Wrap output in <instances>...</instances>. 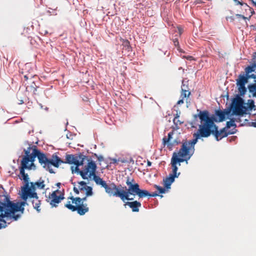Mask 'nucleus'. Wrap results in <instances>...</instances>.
I'll use <instances>...</instances> for the list:
<instances>
[{"mask_svg": "<svg viewBox=\"0 0 256 256\" xmlns=\"http://www.w3.org/2000/svg\"><path fill=\"white\" fill-rule=\"evenodd\" d=\"M6 200L5 212L0 214V229L6 226V222L4 219V218H10L13 220H17L21 216L20 214H15L16 212H20L23 214L24 208L22 206H18V203H15L10 200V196L4 194Z\"/></svg>", "mask_w": 256, "mask_h": 256, "instance_id": "1", "label": "nucleus"}, {"mask_svg": "<svg viewBox=\"0 0 256 256\" xmlns=\"http://www.w3.org/2000/svg\"><path fill=\"white\" fill-rule=\"evenodd\" d=\"M126 183L128 188H127L126 186L122 188L126 190V200H134V198H130V195L134 196H138L140 198L147 197L150 195V192L146 190L140 189V185L136 182L134 178H130L129 176L126 177Z\"/></svg>", "mask_w": 256, "mask_h": 256, "instance_id": "2", "label": "nucleus"}, {"mask_svg": "<svg viewBox=\"0 0 256 256\" xmlns=\"http://www.w3.org/2000/svg\"><path fill=\"white\" fill-rule=\"evenodd\" d=\"M198 111H199L198 114H194V118L196 120L198 117L200 120L201 124L199 125V128H201L209 134L210 133V130L217 126L214 122H218V120L215 114L210 116L209 112L206 110L202 111L198 110Z\"/></svg>", "mask_w": 256, "mask_h": 256, "instance_id": "3", "label": "nucleus"}, {"mask_svg": "<svg viewBox=\"0 0 256 256\" xmlns=\"http://www.w3.org/2000/svg\"><path fill=\"white\" fill-rule=\"evenodd\" d=\"M192 151H193L192 150ZM190 152V148H187L186 144H182L181 148L180 149L178 152L176 153L174 152L171 160L175 162V163L178 164V166L180 165V162L184 161L188 164V160L193 155V152Z\"/></svg>", "mask_w": 256, "mask_h": 256, "instance_id": "4", "label": "nucleus"}, {"mask_svg": "<svg viewBox=\"0 0 256 256\" xmlns=\"http://www.w3.org/2000/svg\"><path fill=\"white\" fill-rule=\"evenodd\" d=\"M75 166L76 167L74 170L73 166H71L72 173L76 172L80 174L84 180H86L88 178H90L95 169V162L90 159L88 160V164L84 170H81L78 168L80 166L78 165Z\"/></svg>", "mask_w": 256, "mask_h": 256, "instance_id": "5", "label": "nucleus"}, {"mask_svg": "<svg viewBox=\"0 0 256 256\" xmlns=\"http://www.w3.org/2000/svg\"><path fill=\"white\" fill-rule=\"evenodd\" d=\"M238 105L240 110H234V114H238V116H242L244 114H248V110H252L254 106V102L253 100H248L247 105L246 106L244 100L239 96L237 98Z\"/></svg>", "mask_w": 256, "mask_h": 256, "instance_id": "6", "label": "nucleus"}, {"mask_svg": "<svg viewBox=\"0 0 256 256\" xmlns=\"http://www.w3.org/2000/svg\"><path fill=\"white\" fill-rule=\"evenodd\" d=\"M106 192L110 196H116L120 198L121 200L125 202L126 196V190H120V188L118 187L114 184H111L110 186L106 184V186L104 188Z\"/></svg>", "mask_w": 256, "mask_h": 256, "instance_id": "7", "label": "nucleus"}, {"mask_svg": "<svg viewBox=\"0 0 256 256\" xmlns=\"http://www.w3.org/2000/svg\"><path fill=\"white\" fill-rule=\"evenodd\" d=\"M208 134L204 130H202L201 128H199L198 132L194 134V137L195 138L192 140H189L188 142L185 141L184 142H182V144H186V146L187 148H190V151L193 152V154L194 152V145L197 142L198 139L200 138L201 137L202 138H208Z\"/></svg>", "mask_w": 256, "mask_h": 256, "instance_id": "8", "label": "nucleus"}, {"mask_svg": "<svg viewBox=\"0 0 256 256\" xmlns=\"http://www.w3.org/2000/svg\"><path fill=\"white\" fill-rule=\"evenodd\" d=\"M226 128H224L222 129H220V130H218V126H216L212 130H210V133L208 134V137L210 136V134H213L216 140L218 141L220 140L222 138L224 137H226L228 134H234L236 132V130H230L227 132Z\"/></svg>", "mask_w": 256, "mask_h": 256, "instance_id": "9", "label": "nucleus"}, {"mask_svg": "<svg viewBox=\"0 0 256 256\" xmlns=\"http://www.w3.org/2000/svg\"><path fill=\"white\" fill-rule=\"evenodd\" d=\"M64 206L72 212L76 211L80 216L84 215L89 210V208L88 207L86 204H80L73 206L70 204V202L68 201Z\"/></svg>", "mask_w": 256, "mask_h": 256, "instance_id": "10", "label": "nucleus"}, {"mask_svg": "<svg viewBox=\"0 0 256 256\" xmlns=\"http://www.w3.org/2000/svg\"><path fill=\"white\" fill-rule=\"evenodd\" d=\"M34 148L32 149V152L30 154V151L26 150V149L24 150V152L25 153V156L23 157L22 160V163H26L28 164V162H31L32 165H34V162L35 160L36 156H38V152L39 150L36 148V146H33Z\"/></svg>", "mask_w": 256, "mask_h": 256, "instance_id": "11", "label": "nucleus"}, {"mask_svg": "<svg viewBox=\"0 0 256 256\" xmlns=\"http://www.w3.org/2000/svg\"><path fill=\"white\" fill-rule=\"evenodd\" d=\"M36 157L38 160L39 162L46 170L48 171L50 174L55 173L54 170L50 168V166H48L49 158H47L44 153L41 152L40 150H39Z\"/></svg>", "mask_w": 256, "mask_h": 256, "instance_id": "12", "label": "nucleus"}, {"mask_svg": "<svg viewBox=\"0 0 256 256\" xmlns=\"http://www.w3.org/2000/svg\"><path fill=\"white\" fill-rule=\"evenodd\" d=\"M59 192V190H58L54 191L51 194H50V196H49L50 198H51V200L50 202V204L52 207H56V204H59L62 200H63L64 198V194H62L60 196H57V193Z\"/></svg>", "mask_w": 256, "mask_h": 256, "instance_id": "13", "label": "nucleus"}, {"mask_svg": "<svg viewBox=\"0 0 256 256\" xmlns=\"http://www.w3.org/2000/svg\"><path fill=\"white\" fill-rule=\"evenodd\" d=\"M238 110L240 109L238 107L237 103L232 100L230 106L227 108L224 109V110H222V112H224V116L226 117V116H227V118H230V117L232 116H238V114H234V110Z\"/></svg>", "mask_w": 256, "mask_h": 256, "instance_id": "14", "label": "nucleus"}, {"mask_svg": "<svg viewBox=\"0 0 256 256\" xmlns=\"http://www.w3.org/2000/svg\"><path fill=\"white\" fill-rule=\"evenodd\" d=\"M64 162V160L60 159V158L57 156L56 154H53L52 156V158H49L48 160V166L50 165H52L56 168H58L60 164Z\"/></svg>", "mask_w": 256, "mask_h": 256, "instance_id": "15", "label": "nucleus"}, {"mask_svg": "<svg viewBox=\"0 0 256 256\" xmlns=\"http://www.w3.org/2000/svg\"><path fill=\"white\" fill-rule=\"evenodd\" d=\"M96 168L97 166L96 164L95 163V169L94 170V173L92 175V179L95 182L96 184L100 185L102 187H103L104 188H105V186H106L107 184L102 178H101L100 177L96 175Z\"/></svg>", "mask_w": 256, "mask_h": 256, "instance_id": "16", "label": "nucleus"}, {"mask_svg": "<svg viewBox=\"0 0 256 256\" xmlns=\"http://www.w3.org/2000/svg\"><path fill=\"white\" fill-rule=\"evenodd\" d=\"M124 206H128L130 208L132 209L133 212H139V208L141 207V203L137 200L134 202H125Z\"/></svg>", "mask_w": 256, "mask_h": 256, "instance_id": "17", "label": "nucleus"}, {"mask_svg": "<svg viewBox=\"0 0 256 256\" xmlns=\"http://www.w3.org/2000/svg\"><path fill=\"white\" fill-rule=\"evenodd\" d=\"M36 188V186L34 184V182L25 184L24 186L22 187L21 194L30 192H35Z\"/></svg>", "mask_w": 256, "mask_h": 256, "instance_id": "18", "label": "nucleus"}, {"mask_svg": "<svg viewBox=\"0 0 256 256\" xmlns=\"http://www.w3.org/2000/svg\"><path fill=\"white\" fill-rule=\"evenodd\" d=\"M238 86V91L239 94H236L235 98H232V100L236 102L238 104L237 98L238 96L241 97V96H244L246 94L247 89L245 85H236Z\"/></svg>", "mask_w": 256, "mask_h": 256, "instance_id": "19", "label": "nucleus"}, {"mask_svg": "<svg viewBox=\"0 0 256 256\" xmlns=\"http://www.w3.org/2000/svg\"><path fill=\"white\" fill-rule=\"evenodd\" d=\"M78 158V154L75 155L68 154L66 156V161L62 164H75L76 160Z\"/></svg>", "mask_w": 256, "mask_h": 256, "instance_id": "20", "label": "nucleus"}, {"mask_svg": "<svg viewBox=\"0 0 256 256\" xmlns=\"http://www.w3.org/2000/svg\"><path fill=\"white\" fill-rule=\"evenodd\" d=\"M176 178V176L170 174L168 177L164 179V186L166 188L169 189L170 188V186L174 182Z\"/></svg>", "mask_w": 256, "mask_h": 256, "instance_id": "21", "label": "nucleus"}, {"mask_svg": "<svg viewBox=\"0 0 256 256\" xmlns=\"http://www.w3.org/2000/svg\"><path fill=\"white\" fill-rule=\"evenodd\" d=\"M21 198L22 199H28L33 198V199H38V196L37 193L36 192H24V194H21Z\"/></svg>", "mask_w": 256, "mask_h": 256, "instance_id": "22", "label": "nucleus"}, {"mask_svg": "<svg viewBox=\"0 0 256 256\" xmlns=\"http://www.w3.org/2000/svg\"><path fill=\"white\" fill-rule=\"evenodd\" d=\"M248 80L245 74H240L238 78L236 80V85H246L248 83Z\"/></svg>", "mask_w": 256, "mask_h": 256, "instance_id": "23", "label": "nucleus"}, {"mask_svg": "<svg viewBox=\"0 0 256 256\" xmlns=\"http://www.w3.org/2000/svg\"><path fill=\"white\" fill-rule=\"evenodd\" d=\"M86 158V156L80 152L78 154V158L76 160V162L74 165H78V166H83L84 164V160Z\"/></svg>", "mask_w": 256, "mask_h": 256, "instance_id": "24", "label": "nucleus"}, {"mask_svg": "<svg viewBox=\"0 0 256 256\" xmlns=\"http://www.w3.org/2000/svg\"><path fill=\"white\" fill-rule=\"evenodd\" d=\"M86 196L83 198H80V197L74 198V196H72L69 198L72 200V204H83V202L86 200Z\"/></svg>", "mask_w": 256, "mask_h": 256, "instance_id": "25", "label": "nucleus"}, {"mask_svg": "<svg viewBox=\"0 0 256 256\" xmlns=\"http://www.w3.org/2000/svg\"><path fill=\"white\" fill-rule=\"evenodd\" d=\"M28 164L21 162V167L20 169V174L21 176V177L22 176H23L25 175L26 174V173H25V171H24L25 169H28V170L32 169V167L33 165H32L30 164V166H28Z\"/></svg>", "mask_w": 256, "mask_h": 256, "instance_id": "26", "label": "nucleus"}, {"mask_svg": "<svg viewBox=\"0 0 256 256\" xmlns=\"http://www.w3.org/2000/svg\"><path fill=\"white\" fill-rule=\"evenodd\" d=\"M34 208L38 212H40L41 210L40 206L41 205V200L38 199H33L31 201Z\"/></svg>", "mask_w": 256, "mask_h": 256, "instance_id": "27", "label": "nucleus"}, {"mask_svg": "<svg viewBox=\"0 0 256 256\" xmlns=\"http://www.w3.org/2000/svg\"><path fill=\"white\" fill-rule=\"evenodd\" d=\"M4 194H0V214H4L5 212V204L6 200Z\"/></svg>", "mask_w": 256, "mask_h": 256, "instance_id": "28", "label": "nucleus"}, {"mask_svg": "<svg viewBox=\"0 0 256 256\" xmlns=\"http://www.w3.org/2000/svg\"><path fill=\"white\" fill-rule=\"evenodd\" d=\"M176 164H177L176 163H175V162H174L171 160V165H172V173L170 174L172 175H173L175 176H176V178H178L179 176L180 175V172L177 173L178 168Z\"/></svg>", "mask_w": 256, "mask_h": 256, "instance_id": "29", "label": "nucleus"}, {"mask_svg": "<svg viewBox=\"0 0 256 256\" xmlns=\"http://www.w3.org/2000/svg\"><path fill=\"white\" fill-rule=\"evenodd\" d=\"M215 116L218 118V122H222L226 118L224 116V112L220 110H216Z\"/></svg>", "mask_w": 256, "mask_h": 256, "instance_id": "30", "label": "nucleus"}, {"mask_svg": "<svg viewBox=\"0 0 256 256\" xmlns=\"http://www.w3.org/2000/svg\"><path fill=\"white\" fill-rule=\"evenodd\" d=\"M80 190L81 191L86 190V196H92L93 194L92 188L91 186L80 187Z\"/></svg>", "mask_w": 256, "mask_h": 256, "instance_id": "31", "label": "nucleus"}, {"mask_svg": "<svg viewBox=\"0 0 256 256\" xmlns=\"http://www.w3.org/2000/svg\"><path fill=\"white\" fill-rule=\"evenodd\" d=\"M44 182V180H42V178H40V179L38 181L34 182V184L36 186V188L41 190L44 189L45 187Z\"/></svg>", "mask_w": 256, "mask_h": 256, "instance_id": "32", "label": "nucleus"}, {"mask_svg": "<svg viewBox=\"0 0 256 256\" xmlns=\"http://www.w3.org/2000/svg\"><path fill=\"white\" fill-rule=\"evenodd\" d=\"M174 132L172 130L168 134V138L164 137L162 139V144L164 146H166V143L172 138V135L174 134Z\"/></svg>", "mask_w": 256, "mask_h": 256, "instance_id": "33", "label": "nucleus"}, {"mask_svg": "<svg viewBox=\"0 0 256 256\" xmlns=\"http://www.w3.org/2000/svg\"><path fill=\"white\" fill-rule=\"evenodd\" d=\"M254 82V83L250 84L248 86V88L249 92L250 93H252V94H253V92H256V82Z\"/></svg>", "mask_w": 256, "mask_h": 256, "instance_id": "34", "label": "nucleus"}, {"mask_svg": "<svg viewBox=\"0 0 256 256\" xmlns=\"http://www.w3.org/2000/svg\"><path fill=\"white\" fill-rule=\"evenodd\" d=\"M188 90H186V88H182V90L181 95L180 96L182 98H186V96H188L190 94V92H188V94H187V92Z\"/></svg>", "mask_w": 256, "mask_h": 256, "instance_id": "35", "label": "nucleus"}, {"mask_svg": "<svg viewBox=\"0 0 256 256\" xmlns=\"http://www.w3.org/2000/svg\"><path fill=\"white\" fill-rule=\"evenodd\" d=\"M255 70L251 66H248L245 68V72L246 74H250V73L255 72Z\"/></svg>", "mask_w": 256, "mask_h": 256, "instance_id": "36", "label": "nucleus"}, {"mask_svg": "<svg viewBox=\"0 0 256 256\" xmlns=\"http://www.w3.org/2000/svg\"><path fill=\"white\" fill-rule=\"evenodd\" d=\"M154 187L159 191V192L160 194H164L166 192L165 188H162L160 186L155 184L154 186Z\"/></svg>", "mask_w": 256, "mask_h": 256, "instance_id": "37", "label": "nucleus"}, {"mask_svg": "<svg viewBox=\"0 0 256 256\" xmlns=\"http://www.w3.org/2000/svg\"><path fill=\"white\" fill-rule=\"evenodd\" d=\"M231 127H234V128H235L236 127V124L235 123H232L230 121L227 122L226 126L225 127L226 129L230 128Z\"/></svg>", "mask_w": 256, "mask_h": 256, "instance_id": "38", "label": "nucleus"}, {"mask_svg": "<svg viewBox=\"0 0 256 256\" xmlns=\"http://www.w3.org/2000/svg\"><path fill=\"white\" fill-rule=\"evenodd\" d=\"M20 178L22 180L24 181V182H25V184L30 183V182H29L30 178H29L28 175V174L23 176Z\"/></svg>", "mask_w": 256, "mask_h": 256, "instance_id": "39", "label": "nucleus"}, {"mask_svg": "<svg viewBox=\"0 0 256 256\" xmlns=\"http://www.w3.org/2000/svg\"><path fill=\"white\" fill-rule=\"evenodd\" d=\"M246 76V77H247L248 80L250 78H253L254 80H256V74H245Z\"/></svg>", "mask_w": 256, "mask_h": 256, "instance_id": "40", "label": "nucleus"}, {"mask_svg": "<svg viewBox=\"0 0 256 256\" xmlns=\"http://www.w3.org/2000/svg\"><path fill=\"white\" fill-rule=\"evenodd\" d=\"M236 16L238 18H242L243 20H249L250 18V16L248 18L247 17H246L244 16H243L242 14H236Z\"/></svg>", "mask_w": 256, "mask_h": 256, "instance_id": "41", "label": "nucleus"}, {"mask_svg": "<svg viewBox=\"0 0 256 256\" xmlns=\"http://www.w3.org/2000/svg\"><path fill=\"white\" fill-rule=\"evenodd\" d=\"M179 117H180V114L178 113H176V114L175 115L174 118L173 120L174 123L176 125V126L177 128H178V122H176V120L178 119Z\"/></svg>", "mask_w": 256, "mask_h": 256, "instance_id": "42", "label": "nucleus"}, {"mask_svg": "<svg viewBox=\"0 0 256 256\" xmlns=\"http://www.w3.org/2000/svg\"><path fill=\"white\" fill-rule=\"evenodd\" d=\"M23 201L21 202L20 204L18 203V206H24L28 205V204L27 203L26 201L28 199H22Z\"/></svg>", "mask_w": 256, "mask_h": 256, "instance_id": "43", "label": "nucleus"}, {"mask_svg": "<svg viewBox=\"0 0 256 256\" xmlns=\"http://www.w3.org/2000/svg\"><path fill=\"white\" fill-rule=\"evenodd\" d=\"M78 184H80L82 187H86V183L84 181H80L78 182Z\"/></svg>", "mask_w": 256, "mask_h": 256, "instance_id": "44", "label": "nucleus"}, {"mask_svg": "<svg viewBox=\"0 0 256 256\" xmlns=\"http://www.w3.org/2000/svg\"><path fill=\"white\" fill-rule=\"evenodd\" d=\"M234 1L235 2V3H236V5L240 4V5H241V6H243L244 4V2H240V1H239L238 0H234Z\"/></svg>", "mask_w": 256, "mask_h": 256, "instance_id": "45", "label": "nucleus"}, {"mask_svg": "<svg viewBox=\"0 0 256 256\" xmlns=\"http://www.w3.org/2000/svg\"><path fill=\"white\" fill-rule=\"evenodd\" d=\"M158 194L156 192H154L152 194L150 193V195H149L148 196L150 197H154V196H158Z\"/></svg>", "mask_w": 256, "mask_h": 256, "instance_id": "46", "label": "nucleus"}, {"mask_svg": "<svg viewBox=\"0 0 256 256\" xmlns=\"http://www.w3.org/2000/svg\"><path fill=\"white\" fill-rule=\"evenodd\" d=\"M166 144H167V146L169 149H171L174 146V144L172 143H170L169 142L166 143Z\"/></svg>", "mask_w": 256, "mask_h": 256, "instance_id": "47", "label": "nucleus"}, {"mask_svg": "<svg viewBox=\"0 0 256 256\" xmlns=\"http://www.w3.org/2000/svg\"><path fill=\"white\" fill-rule=\"evenodd\" d=\"M98 160L100 162H101L104 160V158L103 156L100 155L98 156Z\"/></svg>", "mask_w": 256, "mask_h": 256, "instance_id": "48", "label": "nucleus"}, {"mask_svg": "<svg viewBox=\"0 0 256 256\" xmlns=\"http://www.w3.org/2000/svg\"><path fill=\"white\" fill-rule=\"evenodd\" d=\"M74 192L77 194H79L80 193V190L76 187V186H74Z\"/></svg>", "mask_w": 256, "mask_h": 256, "instance_id": "49", "label": "nucleus"}, {"mask_svg": "<svg viewBox=\"0 0 256 256\" xmlns=\"http://www.w3.org/2000/svg\"><path fill=\"white\" fill-rule=\"evenodd\" d=\"M174 43L175 46H178L179 44L178 41L176 38L174 40Z\"/></svg>", "mask_w": 256, "mask_h": 256, "instance_id": "50", "label": "nucleus"}, {"mask_svg": "<svg viewBox=\"0 0 256 256\" xmlns=\"http://www.w3.org/2000/svg\"><path fill=\"white\" fill-rule=\"evenodd\" d=\"M126 44L128 46L127 49L128 50V51L132 49V47L130 46V42L128 41L126 42Z\"/></svg>", "mask_w": 256, "mask_h": 256, "instance_id": "51", "label": "nucleus"}, {"mask_svg": "<svg viewBox=\"0 0 256 256\" xmlns=\"http://www.w3.org/2000/svg\"><path fill=\"white\" fill-rule=\"evenodd\" d=\"M182 88H186V90H187L188 88V86L184 84L183 82H182Z\"/></svg>", "mask_w": 256, "mask_h": 256, "instance_id": "52", "label": "nucleus"}, {"mask_svg": "<svg viewBox=\"0 0 256 256\" xmlns=\"http://www.w3.org/2000/svg\"><path fill=\"white\" fill-rule=\"evenodd\" d=\"M184 98H182V99L178 100V102H177V104H184Z\"/></svg>", "mask_w": 256, "mask_h": 256, "instance_id": "53", "label": "nucleus"}, {"mask_svg": "<svg viewBox=\"0 0 256 256\" xmlns=\"http://www.w3.org/2000/svg\"><path fill=\"white\" fill-rule=\"evenodd\" d=\"M252 62H253V63L250 66L252 67H253V68L256 70V62H255V61H252Z\"/></svg>", "mask_w": 256, "mask_h": 256, "instance_id": "54", "label": "nucleus"}, {"mask_svg": "<svg viewBox=\"0 0 256 256\" xmlns=\"http://www.w3.org/2000/svg\"><path fill=\"white\" fill-rule=\"evenodd\" d=\"M230 120V122H232V123H235L236 122V118H229Z\"/></svg>", "mask_w": 256, "mask_h": 256, "instance_id": "55", "label": "nucleus"}, {"mask_svg": "<svg viewBox=\"0 0 256 256\" xmlns=\"http://www.w3.org/2000/svg\"><path fill=\"white\" fill-rule=\"evenodd\" d=\"M34 148V146H31L30 145H29V146L27 148L26 150H28V151H30V150H32Z\"/></svg>", "mask_w": 256, "mask_h": 256, "instance_id": "56", "label": "nucleus"}, {"mask_svg": "<svg viewBox=\"0 0 256 256\" xmlns=\"http://www.w3.org/2000/svg\"><path fill=\"white\" fill-rule=\"evenodd\" d=\"M186 58L189 60H192L194 59L193 57L192 56H186Z\"/></svg>", "mask_w": 256, "mask_h": 256, "instance_id": "57", "label": "nucleus"}, {"mask_svg": "<svg viewBox=\"0 0 256 256\" xmlns=\"http://www.w3.org/2000/svg\"><path fill=\"white\" fill-rule=\"evenodd\" d=\"M239 116V118H236V122H241V119H240V118L241 116Z\"/></svg>", "mask_w": 256, "mask_h": 256, "instance_id": "58", "label": "nucleus"}, {"mask_svg": "<svg viewBox=\"0 0 256 256\" xmlns=\"http://www.w3.org/2000/svg\"><path fill=\"white\" fill-rule=\"evenodd\" d=\"M254 54L256 55H254L253 56V57H252V60L256 62V52H255Z\"/></svg>", "mask_w": 256, "mask_h": 256, "instance_id": "59", "label": "nucleus"}, {"mask_svg": "<svg viewBox=\"0 0 256 256\" xmlns=\"http://www.w3.org/2000/svg\"><path fill=\"white\" fill-rule=\"evenodd\" d=\"M176 122H178V124L180 125V124H182L183 123V122H180V120H177V119L176 120Z\"/></svg>", "mask_w": 256, "mask_h": 256, "instance_id": "60", "label": "nucleus"}, {"mask_svg": "<svg viewBox=\"0 0 256 256\" xmlns=\"http://www.w3.org/2000/svg\"><path fill=\"white\" fill-rule=\"evenodd\" d=\"M174 143H176V144H178L180 143V140H174Z\"/></svg>", "mask_w": 256, "mask_h": 256, "instance_id": "61", "label": "nucleus"}, {"mask_svg": "<svg viewBox=\"0 0 256 256\" xmlns=\"http://www.w3.org/2000/svg\"><path fill=\"white\" fill-rule=\"evenodd\" d=\"M147 164L148 166H150L152 165V162L150 161L148 162Z\"/></svg>", "mask_w": 256, "mask_h": 256, "instance_id": "62", "label": "nucleus"}, {"mask_svg": "<svg viewBox=\"0 0 256 256\" xmlns=\"http://www.w3.org/2000/svg\"><path fill=\"white\" fill-rule=\"evenodd\" d=\"M250 27L252 28L254 30H256V26L254 25L250 26Z\"/></svg>", "mask_w": 256, "mask_h": 256, "instance_id": "63", "label": "nucleus"}, {"mask_svg": "<svg viewBox=\"0 0 256 256\" xmlns=\"http://www.w3.org/2000/svg\"><path fill=\"white\" fill-rule=\"evenodd\" d=\"M252 96L256 98V91L254 92H253Z\"/></svg>", "mask_w": 256, "mask_h": 256, "instance_id": "64", "label": "nucleus"}]
</instances>
